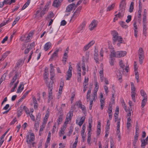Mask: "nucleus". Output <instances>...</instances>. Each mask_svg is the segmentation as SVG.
Returning a JSON list of instances; mask_svg holds the SVG:
<instances>
[{
	"label": "nucleus",
	"mask_w": 148,
	"mask_h": 148,
	"mask_svg": "<svg viewBox=\"0 0 148 148\" xmlns=\"http://www.w3.org/2000/svg\"><path fill=\"white\" fill-rule=\"evenodd\" d=\"M66 75L67 77L66 78V80H70L72 75V72L67 71Z\"/></svg>",
	"instance_id": "b1692460"
},
{
	"label": "nucleus",
	"mask_w": 148,
	"mask_h": 148,
	"mask_svg": "<svg viewBox=\"0 0 148 148\" xmlns=\"http://www.w3.org/2000/svg\"><path fill=\"white\" fill-rule=\"evenodd\" d=\"M116 134L118 136V140L119 141H120L121 140V133L119 131H116Z\"/></svg>",
	"instance_id": "ea45409f"
},
{
	"label": "nucleus",
	"mask_w": 148,
	"mask_h": 148,
	"mask_svg": "<svg viewBox=\"0 0 148 148\" xmlns=\"http://www.w3.org/2000/svg\"><path fill=\"white\" fill-rule=\"evenodd\" d=\"M127 19L126 20V22L127 23H129L132 19V16L130 15H129L127 16Z\"/></svg>",
	"instance_id": "c9c22d12"
},
{
	"label": "nucleus",
	"mask_w": 148,
	"mask_h": 148,
	"mask_svg": "<svg viewBox=\"0 0 148 148\" xmlns=\"http://www.w3.org/2000/svg\"><path fill=\"white\" fill-rule=\"evenodd\" d=\"M9 22V20L7 21L6 22H3L0 24V28L5 25Z\"/></svg>",
	"instance_id": "72a5a7b5"
},
{
	"label": "nucleus",
	"mask_w": 148,
	"mask_h": 148,
	"mask_svg": "<svg viewBox=\"0 0 148 148\" xmlns=\"http://www.w3.org/2000/svg\"><path fill=\"white\" fill-rule=\"evenodd\" d=\"M39 121H40L36 120L35 124V127H36V126H37L38 127L39 124Z\"/></svg>",
	"instance_id": "e2e57ef3"
},
{
	"label": "nucleus",
	"mask_w": 148,
	"mask_h": 148,
	"mask_svg": "<svg viewBox=\"0 0 148 148\" xmlns=\"http://www.w3.org/2000/svg\"><path fill=\"white\" fill-rule=\"evenodd\" d=\"M140 93L142 96L144 97L145 95H146V93L143 90H141L140 91Z\"/></svg>",
	"instance_id": "8fccbe9b"
},
{
	"label": "nucleus",
	"mask_w": 148,
	"mask_h": 148,
	"mask_svg": "<svg viewBox=\"0 0 148 148\" xmlns=\"http://www.w3.org/2000/svg\"><path fill=\"white\" fill-rule=\"evenodd\" d=\"M8 131V130L6 132H5L0 138V142H3H3H4V140H3V139L5 137V136L6 134Z\"/></svg>",
	"instance_id": "cd10ccee"
},
{
	"label": "nucleus",
	"mask_w": 148,
	"mask_h": 148,
	"mask_svg": "<svg viewBox=\"0 0 148 148\" xmlns=\"http://www.w3.org/2000/svg\"><path fill=\"white\" fill-rule=\"evenodd\" d=\"M64 86V80L63 78L61 79L60 87L63 88Z\"/></svg>",
	"instance_id": "f704fd0d"
},
{
	"label": "nucleus",
	"mask_w": 148,
	"mask_h": 148,
	"mask_svg": "<svg viewBox=\"0 0 148 148\" xmlns=\"http://www.w3.org/2000/svg\"><path fill=\"white\" fill-rule=\"evenodd\" d=\"M141 142V147L143 148H145L146 145L148 144V136L145 139L141 138L140 139Z\"/></svg>",
	"instance_id": "423d86ee"
},
{
	"label": "nucleus",
	"mask_w": 148,
	"mask_h": 148,
	"mask_svg": "<svg viewBox=\"0 0 148 148\" xmlns=\"http://www.w3.org/2000/svg\"><path fill=\"white\" fill-rule=\"evenodd\" d=\"M104 88L106 92V94H107L109 92L108 88L106 86L104 85Z\"/></svg>",
	"instance_id": "a19ab883"
},
{
	"label": "nucleus",
	"mask_w": 148,
	"mask_h": 148,
	"mask_svg": "<svg viewBox=\"0 0 148 148\" xmlns=\"http://www.w3.org/2000/svg\"><path fill=\"white\" fill-rule=\"evenodd\" d=\"M120 119H119V121L117 122V131H119L120 132Z\"/></svg>",
	"instance_id": "c85d7f7f"
},
{
	"label": "nucleus",
	"mask_w": 148,
	"mask_h": 148,
	"mask_svg": "<svg viewBox=\"0 0 148 148\" xmlns=\"http://www.w3.org/2000/svg\"><path fill=\"white\" fill-rule=\"evenodd\" d=\"M79 12H78V11H77L76 10L74 12L71 19V20H74L75 18H76V17L78 16V15L79 14Z\"/></svg>",
	"instance_id": "4468645a"
},
{
	"label": "nucleus",
	"mask_w": 148,
	"mask_h": 148,
	"mask_svg": "<svg viewBox=\"0 0 148 148\" xmlns=\"http://www.w3.org/2000/svg\"><path fill=\"white\" fill-rule=\"evenodd\" d=\"M34 105L38 104L37 101L35 97H32Z\"/></svg>",
	"instance_id": "79ce46f5"
},
{
	"label": "nucleus",
	"mask_w": 148,
	"mask_h": 148,
	"mask_svg": "<svg viewBox=\"0 0 148 148\" xmlns=\"http://www.w3.org/2000/svg\"><path fill=\"white\" fill-rule=\"evenodd\" d=\"M73 129V126H71L70 127V130L68 133V136H70L72 134Z\"/></svg>",
	"instance_id": "2f4dec72"
},
{
	"label": "nucleus",
	"mask_w": 148,
	"mask_h": 148,
	"mask_svg": "<svg viewBox=\"0 0 148 148\" xmlns=\"http://www.w3.org/2000/svg\"><path fill=\"white\" fill-rule=\"evenodd\" d=\"M117 57V52H115L114 50L112 51L111 52L110 58Z\"/></svg>",
	"instance_id": "aec40b11"
},
{
	"label": "nucleus",
	"mask_w": 148,
	"mask_h": 148,
	"mask_svg": "<svg viewBox=\"0 0 148 148\" xmlns=\"http://www.w3.org/2000/svg\"><path fill=\"white\" fill-rule=\"evenodd\" d=\"M71 120V119H69V118H68L66 117V120H65V121L64 123V124H67L68 123L69 121Z\"/></svg>",
	"instance_id": "338daca9"
},
{
	"label": "nucleus",
	"mask_w": 148,
	"mask_h": 148,
	"mask_svg": "<svg viewBox=\"0 0 148 148\" xmlns=\"http://www.w3.org/2000/svg\"><path fill=\"white\" fill-rule=\"evenodd\" d=\"M131 90L135 91V87L134 86V84L133 83H132V82L131 83Z\"/></svg>",
	"instance_id": "a18cd8bd"
},
{
	"label": "nucleus",
	"mask_w": 148,
	"mask_h": 148,
	"mask_svg": "<svg viewBox=\"0 0 148 148\" xmlns=\"http://www.w3.org/2000/svg\"><path fill=\"white\" fill-rule=\"evenodd\" d=\"M29 5L27 4L26 3L24 4L23 6L22 7L21 10H24Z\"/></svg>",
	"instance_id": "680f3d73"
},
{
	"label": "nucleus",
	"mask_w": 148,
	"mask_h": 148,
	"mask_svg": "<svg viewBox=\"0 0 148 148\" xmlns=\"http://www.w3.org/2000/svg\"><path fill=\"white\" fill-rule=\"evenodd\" d=\"M88 77L87 79H86V78L85 77L84 81V85H87L88 84Z\"/></svg>",
	"instance_id": "3c124183"
},
{
	"label": "nucleus",
	"mask_w": 148,
	"mask_h": 148,
	"mask_svg": "<svg viewBox=\"0 0 148 148\" xmlns=\"http://www.w3.org/2000/svg\"><path fill=\"white\" fill-rule=\"evenodd\" d=\"M30 139L29 140V135H27L26 136V142L28 144H30L32 143V141H34L35 140V136L34 135L33 133H32L30 135Z\"/></svg>",
	"instance_id": "20e7f679"
},
{
	"label": "nucleus",
	"mask_w": 148,
	"mask_h": 148,
	"mask_svg": "<svg viewBox=\"0 0 148 148\" xmlns=\"http://www.w3.org/2000/svg\"><path fill=\"white\" fill-rule=\"evenodd\" d=\"M110 58V64L111 65L113 66L114 65V62L115 59L113 58Z\"/></svg>",
	"instance_id": "4c0bfd02"
},
{
	"label": "nucleus",
	"mask_w": 148,
	"mask_h": 148,
	"mask_svg": "<svg viewBox=\"0 0 148 148\" xmlns=\"http://www.w3.org/2000/svg\"><path fill=\"white\" fill-rule=\"evenodd\" d=\"M100 77V78H102L103 77V71L100 70L99 71Z\"/></svg>",
	"instance_id": "0e129e2a"
},
{
	"label": "nucleus",
	"mask_w": 148,
	"mask_h": 148,
	"mask_svg": "<svg viewBox=\"0 0 148 148\" xmlns=\"http://www.w3.org/2000/svg\"><path fill=\"white\" fill-rule=\"evenodd\" d=\"M143 33L144 34L145 32H146V31L147 29L146 24H143Z\"/></svg>",
	"instance_id": "473e14b6"
},
{
	"label": "nucleus",
	"mask_w": 148,
	"mask_h": 148,
	"mask_svg": "<svg viewBox=\"0 0 148 148\" xmlns=\"http://www.w3.org/2000/svg\"><path fill=\"white\" fill-rule=\"evenodd\" d=\"M45 14V12L44 10H42L40 13V17H42Z\"/></svg>",
	"instance_id": "bf43d9fd"
},
{
	"label": "nucleus",
	"mask_w": 148,
	"mask_h": 148,
	"mask_svg": "<svg viewBox=\"0 0 148 148\" xmlns=\"http://www.w3.org/2000/svg\"><path fill=\"white\" fill-rule=\"evenodd\" d=\"M89 46L87 44L85 46L83 49V51H85L88 49L89 48Z\"/></svg>",
	"instance_id": "09e8293b"
},
{
	"label": "nucleus",
	"mask_w": 148,
	"mask_h": 148,
	"mask_svg": "<svg viewBox=\"0 0 148 148\" xmlns=\"http://www.w3.org/2000/svg\"><path fill=\"white\" fill-rule=\"evenodd\" d=\"M23 85V84H20L18 88L17 89V93H19L20 92V90L21 88V87Z\"/></svg>",
	"instance_id": "052dcab7"
},
{
	"label": "nucleus",
	"mask_w": 148,
	"mask_h": 148,
	"mask_svg": "<svg viewBox=\"0 0 148 148\" xmlns=\"http://www.w3.org/2000/svg\"><path fill=\"white\" fill-rule=\"evenodd\" d=\"M19 73L18 72H15V75L12 78L13 80H14V81H16V79L17 77L18 76H19Z\"/></svg>",
	"instance_id": "7c9ffc66"
},
{
	"label": "nucleus",
	"mask_w": 148,
	"mask_h": 148,
	"mask_svg": "<svg viewBox=\"0 0 148 148\" xmlns=\"http://www.w3.org/2000/svg\"><path fill=\"white\" fill-rule=\"evenodd\" d=\"M73 110L72 109H71L67 115L66 117L69 118V119H71L73 116Z\"/></svg>",
	"instance_id": "9b49d317"
},
{
	"label": "nucleus",
	"mask_w": 148,
	"mask_h": 148,
	"mask_svg": "<svg viewBox=\"0 0 148 148\" xmlns=\"http://www.w3.org/2000/svg\"><path fill=\"white\" fill-rule=\"evenodd\" d=\"M75 105L76 106H79V107L83 111H86L85 106L84 105H82V102L80 100L77 101Z\"/></svg>",
	"instance_id": "0eeeda50"
},
{
	"label": "nucleus",
	"mask_w": 148,
	"mask_h": 148,
	"mask_svg": "<svg viewBox=\"0 0 148 148\" xmlns=\"http://www.w3.org/2000/svg\"><path fill=\"white\" fill-rule=\"evenodd\" d=\"M59 51V49H58L57 50H56L55 52H54L51 56V57L50 59H49V60H52L54 57L55 56H58V52Z\"/></svg>",
	"instance_id": "f8f14e48"
},
{
	"label": "nucleus",
	"mask_w": 148,
	"mask_h": 148,
	"mask_svg": "<svg viewBox=\"0 0 148 148\" xmlns=\"http://www.w3.org/2000/svg\"><path fill=\"white\" fill-rule=\"evenodd\" d=\"M95 42V41L94 40H92L87 45L89 46V47H90L93 45Z\"/></svg>",
	"instance_id": "603ef678"
},
{
	"label": "nucleus",
	"mask_w": 148,
	"mask_h": 148,
	"mask_svg": "<svg viewBox=\"0 0 148 148\" xmlns=\"http://www.w3.org/2000/svg\"><path fill=\"white\" fill-rule=\"evenodd\" d=\"M23 111L22 109H20L17 111V115L18 117H19L22 114V112Z\"/></svg>",
	"instance_id": "c756f323"
},
{
	"label": "nucleus",
	"mask_w": 148,
	"mask_h": 148,
	"mask_svg": "<svg viewBox=\"0 0 148 148\" xmlns=\"http://www.w3.org/2000/svg\"><path fill=\"white\" fill-rule=\"evenodd\" d=\"M75 96V95L73 93H72L71 94V103H72V101H73L74 99Z\"/></svg>",
	"instance_id": "6e6d98bb"
},
{
	"label": "nucleus",
	"mask_w": 148,
	"mask_h": 148,
	"mask_svg": "<svg viewBox=\"0 0 148 148\" xmlns=\"http://www.w3.org/2000/svg\"><path fill=\"white\" fill-rule=\"evenodd\" d=\"M62 116L63 114H60L58 117V119L57 122L58 125L60 124L62 121Z\"/></svg>",
	"instance_id": "a211bd4d"
},
{
	"label": "nucleus",
	"mask_w": 148,
	"mask_h": 148,
	"mask_svg": "<svg viewBox=\"0 0 148 148\" xmlns=\"http://www.w3.org/2000/svg\"><path fill=\"white\" fill-rule=\"evenodd\" d=\"M142 4L141 3V0H139L138 9H142Z\"/></svg>",
	"instance_id": "13d9d810"
},
{
	"label": "nucleus",
	"mask_w": 148,
	"mask_h": 148,
	"mask_svg": "<svg viewBox=\"0 0 148 148\" xmlns=\"http://www.w3.org/2000/svg\"><path fill=\"white\" fill-rule=\"evenodd\" d=\"M97 91H94V92L93 93V100L94 101H95V97H97Z\"/></svg>",
	"instance_id": "49530a36"
},
{
	"label": "nucleus",
	"mask_w": 148,
	"mask_h": 148,
	"mask_svg": "<svg viewBox=\"0 0 148 148\" xmlns=\"http://www.w3.org/2000/svg\"><path fill=\"white\" fill-rule=\"evenodd\" d=\"M17 97V95H15L12 96V97L11 100L12 101H14Z\"/></svg>",
	"instance_id": "774afa93"
},
{
	"label": "nucleus",
	"mask_w": 148,
	"mask_h": 148,
	"mask_svg": "<svg viewBox=\"0 0 148 148\" xmlns=\"http://www.w3.org/2000/svg\"><path fill=\"white\" fill-rule=\"evenodd\" d=\"M85 61L84 59H83L82 60V70L84 71H85L86 70L85 68Z\"/></svg>",
	"instance_id": "a878e982"
},
{
	"label": "nucleus",
	"mask_w": 148,
	"mask_h": 148,
	"mask_svg": "<svg viewBox=\"0 0 148 148\" xmlns=\"http://www.w3.org/2000/svg\"><path fill=\"white\" fill-rule=\"evenodd\" d=\"M112 39L113 41V43L114 44H115L117 40L119 42L118 43L117 45L119 47L120 45V44L122 43L123 40L122 38L118 36V33L116 31L114 30L112 32Z\"/></svg>",
	"instance_id": "f257e3e1"
},
{
	"label": "nucleus",
	"mask_w": 148,
	"mask_h": 148,
	"mask_svg": "<svg viewBox=\"0 0 148 148\" xmlns=\"http://www.w3.org/2000/svg\"><path fill=\"white\" fill-rule=\"evenodd\" d=\"M53 82L52 81H50L49 85L48 86V87L49 90V96L48 97L50 99H52L53 97L52 96V90L53 88Z\"/></svg>",
	"instance_id": "7ed1b4c3"
},
{
	"label": "nucleus",
	"mask_w": 148,
	"mask_h": 148,
	"mask_svg": "<svg viewBox=\"0 0 148 148\" xmlns=\"http://www.w3.org/2000/svg\"><path fill=\"white\" fill-rule=\"evenodd\" d=\"M32 49V47H29L26 49L24 52V53L26 54L29 53L30 51Z\"/></svg>",
	"instance_id": "de8ad7c7"
},
{
	"label": "nucleus",
	"mask_w": 148,
	"mask_h": 148,
	"mask_svg": "<svg viewBox=\"0 0 148 148\" xmlns=\"http://www.w3.org/2000/svg\"><path fill=\"white\" fill-rule=\"evenodd\" d=\"M99 87L98 83L96 82L95 84V87L94 88V91H98Z\"/></svg>",
	"instance_id": "58836bf2"
},
{
	"label": "nucleus",
	"mask_w": 148,
	"mask_h": 148,
	"mask_svg": "<svg viewBox=\"0 0 148 148\" xmlns=\"http://www.w3.org/2000/svg\"><path fill=\"white\" fill-rule=\"evenodd\" d=\"M51 44L50 42H47L45 45L44 47L45 50L46 51H47L51 46Z\"/></svg>",
	"instance_id": "ddd939ff"
},
{
	"label": "nucleus",
	"mask_w": 148,
	"mask_h": 148,
	"mask_svg": "<svg viewBox=\"0 0 148 148\" xmlns=\"http://www.w3.org/2000/svg\"><path fill=\"white\" fill-rule=\"evenodd\" d=\"M126 0H122L119 5V11L122 12L123 15L121 16L123 17L126 8Z\"/></svg>",
	"instance_id": "f03ea898"
},
{
	"label": "nucleus",
	"mask_w": 148,
	"mask_h": 148,
	"mask_svg": "<svg viewBox=\"0 0 148 148\" xmlns=\"http://www.w3.org/2000/svg\"><path fill=\"white\" fill-rule=\"evenodd\" d=\"M75 5V4L74 3H72L69 5L66 8V12H68L71 11L73 8V5Z\"/></svg>",
	"instance_id": "1a4fd4ad"
},
{
	"label": "nucleus",
	"mask_w": 148,
	"mask_h": 148,
	"mask_svg": "<svg viewBox=\"0 0 148 148\" xmlns=\"http://www.w3.org/2000/svg\"><path fill=\"white\" fill-rule=\"evenodd\" d=\"M95 53L94 54V59L95 60L96 62L97 63L99 62L98 60V53H96V51H94Z\"/></svg>",
	"instance_id": "dca6fc26"
},
{
	"label": "nucleus",
	"mask_w": 148,
	"mask_h": 148,
	"mask_svg": "<svg viewBox=\"0 0 148 148\" xmlns=\"http://www.w3.org/2000/svg\"><path fill=\"white\" fill-rule=\"evenodd\" d=\"M135 91L131 90V97L133 101L134 102L136 101V99L135 98Z\"/></svg>",
	"instance_id": "412c9836"
},
{
	"label": "nucleus",
	"mask_w": 148,
	"mask_h": 148,
	"mask_svg": "<svg viewBox=\"0 0 148 148\" xmlns=\"http://www.w3.org/2000/svg\"><path fill=\"white\" fill-rule=\"evenodd\" d=\"M119 23L121 26L124 28H127L128 26L123 21H120L119 22Z\"/></svg>",
	"instance_id": "2eb2a0df"
},
{
	"label": "nucleus",
	"mask_w": 148,
	"mask_h": 148,
	"mask_svg": "<svg viewBox=\"0 0 148 148\" xmlns=\"http://www.w3.org/2000/svg\"><path fill=\"white\" fill-rule=\"evenodd\" d=\"M97 21L95 20H93L89 26L90 30V31H92L94 28L96 27L97 25Z\"/></svg>",
	"instance_id": "39448f33"
},
{
	"label": "nucleus",
	"mask_w": 148,
	"mask_h": 148,
	"mask_svg": "<svg viewBox=\"0 0 148 148\" xmlns=\"http://www.w3.org/2000/svg\"><path fill=\"white\" fill-rule=\"evenodd\" d=\"M134 2L132 1L131 3L129 9V12H133L134 9Z\"/></svg>",
	"instance_id": "4be33fe9"
},
{
	"label": "nucleus",
	"mask_w": 148,
	"mask_h": 148,
	"mask_svg": "<svg viewBox=\"0 0 148 148\" xmlns=\"http://www.w3.org/2000/svg\"><path fill=\"white\" fill-rule=\"evenodd\" d=\"M8 38V37L7 36H6L2 40L1 43L3 44L7 40Z\"/></svg>",
	"instance_id": "4d7b16f0"
},
{
	"label": "nucleus",
	"mask_w": 148,
	"mask_h": 148,
	"mask_svg": "<svg viewBox=\"0 0 148 148\" xmlns=\"http://www.w3.org/2000/svg\"><path fill=\"white\" fill-rule=\"evenodd\" d=\"M112 105L111 102H110L109 104L108 111V114H110V113H112Z\"/></svg>",
	"instance_id": "6ab92c4d"
},
{
	"label": "nucleus",
	"mask_w": 148,
	"mask_h": 148,
	"mask_svg": "<svg viewBox=\"0 0 148 148\" xmlns=\"http://www.w3.org/2000/svg\"><path fill=\"white\" fill-rule=\"evenodd\" d=\"M86 22L85 21H84L82 24L80 25L79 27V31L82 30L85 26Z\"/></svg>",
	"instance_id": "5701e85b"
},
{
	"label": "nucleus",
	"mask_w": 148,
	"mask_h": 148,
	"mask_svg": "<svg viewBox=\"0 0 148 148\" xmlns=\"http://www.w3.org/2000/svg\"><path fill=\"white\" fill-rule=\"evenodd\" d=\"M116 75L118 77H119L118 80H120L122 79V75L121 74V73L120 71V70H119V71H117Z\"/></svg>",
	"instance_id": "bb28decb"
},
{
	"label": "nucleus",
	"mask_w": 148,
	"mask_h": 148,
	"mask_svg": "<svg viewBox=\"0 0 148 148\" xmlns=\"http://www.w3.org/2000/svg\"><path fill=\"white\" fill-rule=\"evenodd\" d=\"M40 115L39 114H38L36 116V120L40 121Z\"/></svg>",
	"instance_id": "69168bd1"
},
{
	"label": "nucleus",
	"mask_w": 148,
	"mask_h": 148,
	"mask_svg": "<svg viewBox=\"0 0 148 148\" xmlns=\"http://www.w3.org/2000/svg\"><path fill=\"white\" fill-rule=\"evenodd\" d=\"M67 23L64 20H62L60 23V25L64 26Z\"/></svg>",
	"instance_id": "37998d69"
},
{
	"label": "nucleus",
	"mask_w": 148,
	"mask_h": 148,
	"mask_svg": "<svg viewBox=\"0 0 148 148\" xmlns=\"http://www.w3.org/2000/svg\"><path fill=\"white\" fill-rule=\"evenodd\" d=\"M147 101V97H144L142 101L141 107L143 108L145 106L146 103Z\"/></svg>",
	"instance_id": "f3484780"
},
{
	"label": "nucleus",
	"mask_w": 148,
	"mask_h": 148,
	"mask_svg": "<svg viewBox=\"0 0 148 148\" xmlns=\"http://www.w3.org/2000/svg\"><path fill=\"white\" fill-rule=\"evenodd\" d=\"M143 24H146V16H143Z\"/></svg>",
	"instance_id": "864d4df0"
},
{
	"label": "nucleus",
	"mask_w": 148,
	"mask_h": 148,
	"mask_svg": "<svg viewBox=\"0 0 148 148\" xmlns=\"http://www.w3.org/2000/svg\"><path fill=\"white\" fill-rule=\"evenodd\" d=\"M126 52L124 51H118L117 52V58L123 57L126 54Z\"/></svg>",
	"instance_id": "6e6552de"
},
{
	"label": "nucleus",
	"mask_w": 148,
	"mask_h": 148,
	"mask_svg": "<svg viewBox=\"0 0 148 148\" xmlns=\"http://www.w3.org/2000/svg\"><path fill=\"white\" fill-rule=\"evenodd\" d=\"M61 2L59 0H55L53 3L52 5L54 7L58 8L61 5Z\"/></svg>",
	"instance_id": "9d476101"
},
{
	"label": "nucleus",
	"mask_w": 148,
	"mask_h": 148,
	"mask_svg": "<svg viewBox=\"0 0 148 148\" xmlns=\"http://www.w3.org/2000/svg\"><path fill=\"white\" fill-rule=\"evenodd\" d=\"M115 3H113L110 6H108L107 9V11H110L111 10L113 9L114 7L115 6Z\"/></svg>",
	"instance_id": "393cba45"
},
{
	"label": "nucleus",
	"mask_w": 148,
	"mask_h": 148,
	"mask_svg": "<svg viewBox=\"0 0 148 148\" xmlns=\"http://www.w3.org/2000/svg\"><path fill=\"white\" fill-rule=\"evenodd\" d=\"M31 90L27 91L23 94L22 97L24 99L26 97L27 95L28 94V93Z\"/></svg>",
	"instance_id": "c03bdc74"
},
{
	"label": "nucleus",
	"mask_w": 148,
	"mask_h": 148,
	"mask_svg": "<svg viewBox=\"0 0 148 148\" xmlns=\"http://www.w3.org/2000/svg\"><path fill=\"white\" fill-rule=\"evenodd\" d=\"M54 69H53V68H50V75H52V74H54Z\"/></svg>",
	"instance_id": "5fc2aeb1"
},
{
	"label": "nucleus",
	"mask_w": 148,
	"mask_h": 148,
	"mask_svg": "<svg viewBox=\"0 0 148 148\" xmlns=\"http://www.w3.org/2000/svg\"><path fill=\"white\" fill-rule=\"evenodd\" d=\"M23 109L25 110V112L26 114H29V112H28L29 111V110L25 106H24L23 107Z\"/></svg>",
	"instance_id": "e433bc0d"
}]
</instances>
